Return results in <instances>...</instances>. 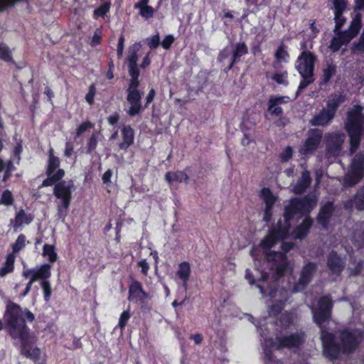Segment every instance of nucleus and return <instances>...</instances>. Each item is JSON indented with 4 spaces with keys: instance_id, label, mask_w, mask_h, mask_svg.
I'll return each instance as SVG.
<instances>
[{
    "instance_id": "49",
    "label": "nucleus",
    "mask_w": 364,
    "mask_h": 364,
    "mask_svg": "<svg viewBox=\"0 0 364 364\" xmlns=\"http://www.w3.org/2000/svg\"><path fill=\"white\" fill-rule=\"evenodd\" d=\"M334 14H343L346 9L347 3L345 0H333Z\"/></svg>"
},
{
    "instance_id": "27",
    "label": "nucleus",
    "mask_w": 364,
    "mask_h": 364,
    "mask_svg": "<svg viewBox=\"0 0 364 364\" xmlns=\"http://www.w3.org/2000/svg\"><path fill=\"white\" fill-rule=\"evenodd\" d=\"M279 292V294L281 295H282L283 294L287 295L288 294V292L286 289H279L278 288V291L277 293ZM288 301V296H284L282 299H277L270 306H269V315L270 316H280L282 311V310L284 309L285 305H286V303Z\"/></svg>"
},
{
    "instance_id": "22",
    "label": "nucleus",
    "mask_w": 364,
    "mask_h": 364,
    "mask_svg": "<svg viewBox=\"0 0 364 364\" xmlns=\"http://www.w3.org/2000/svg\"><path fill=\"white\" fill-rule=\"evenodd\" d=\"M313 220L310 216L306 217L302 222L292 231L291 235L295 240H304L309 234L313 225Z\"/></svg>"
},
{
    "instance_id": "36",
    "label": "nucleus",
    "mask_w": 364,
    "mask_h": 364,
    "mask_svg": "<svg viewBox=\"0 0 364 364\" xmlns=\"http://www.w3.org/2000/svg\"><path fill=\"white\" fill-rule=\"evenodd\" d=\"M42 255L45 257L51 266L57 260L58 255L55 247L52 245L45 244L43 247Z\"/></svg>"
},
{
    "instance_id": "21",
    "label": "nucleus",
    "mask_w": 364,
    "mask_h": 364,
    "mask_svg": "<svg viewBox=\"0 0 364 364\" xmlns=\"http://www.w3.org/2000/svg\"><path fill=\"white\" fill-rule=\"evenodd\" d=\"M33 220V215L26 213L23 209L19 210L14 218L10 221L13 226L14 232H18L22 229L24 225H29Z\"/></svg>"
},
{
    "instance_id": "54",
    "label": "nucleus",
    "mask_w": 364,
    "mask_h": 364,
    "mask_svg": "<svg viewBox=\"0 0 364 364\" xmlns=\"http://www.w3.org/2000/svg\"><path fill=\"white\" fill-rule=\"evenodd\" d=\"M26 245V237L23 235H20L15 243L13 245V250L14 252H18Z\"/></svg>"
},
{
    "instance_id": "64",
    "label": "nucleus",
    "mask_w": 364,
    "mask_h": 364,
    "mask_svg": "<svg viewBox=\"0 0 364 364\" xmlns=\"http://www.w3.org/2000/svg\"><path fill=\"white\" fill-rule=\"evenodd\" d=\"M113 175V171L111 169H108L105 172L102 176V181L105 184H110L111 183V178Z\"/></svg>"
},
{
    "instance_id": "10",
    "label": "nucleus",
    "mask_w": 364,
    "mask_h": 364,
    "mask_svg": "<svg viewBox=\"0 0 364 364\" xmlns=\"http://www.w3.org/2000/svg\"><path fill=\"white\" fill-rule=\"evenodd\" d=\"M333 303L330 295L321 296L318 300L317 309L313 311L314 322L321 326L329 321L332 316Z\"/></svg>"
},
{
    "instance_id": "44",
    "label": "nucleus",
    "mask_w": 364,
    "mask_h": 364,
    "mask_svg": "<svg viewBox=\"0 0 364 364\" xmlns=\"http://www.w3.org/2000/svg\"><path fill=\"white\" fill-rule=\"evenodd\" d=\"M60 166V159L58 157H51V159H48V164L47 169V174H55V170Z\"/></svg>"
},
{
    "instance_id": "52",
    "label": "nucleus",
    "mask_w": 364,
    "mask_h": 364,
    "mask_svg": "<svg viewBox=\"0 0 364 364\" xmlns=\"http://www.w3.org/2000/svg\"><path fill=\"white\" fill-rule=\"evenodd\" d=\"M13 201L12 193L9 191H4L0 199V205H10Z\"/></svg>"
},
{
    "instance_id": "50",
    "label": "nucleus",
    "mask_w": 364,
    "mask_h": 364,
    "mask_svg": "<svg viewBox=\"0 0 364 364\" xmlns=\"http://www.w3.org/2000/svg\"><path fill=\"white\" fill-rule=\"evenodd\" d=\"M41 286L43 292V297L46 301H48L51 295V287L48 281H41Z\"/></svg>"
},
{
    "instance_id": "34",
    "label": "nucleus",
    "mask_w": 364,
    "mask_h": 364,
    "mask_svg": "<svg viewBox=\"0 0 364 364\" xmlns=\"http://www.w3.org/2000/svg\"><path fill=\"white\" fill-rule=\"evenodd\" d=\"M337 67L333 63H327L326 67L323 70V75L320 78V85H326L336 75Z\"/></svg>"
},
{
    "instance_id": "42",
    "label": "nucleus",
    "mask_w": 364,
    "mask_h": 364,
    "mask_svg": "<svg viewBox=\"0 0 364 364\" xmlns=\"http://www.w3.org/2000/svg\"><path fill=\"white\" fill-rule=\"evenodd\" d=\"M282 257L284 259V262L278 264L276 267V274L282 277L285 275V274L289 269V262L287 261V256L284 254H282Z\"/></svg>"
},
{
    "instance_id": "47",
    "label": "nucleus",
    "mask_w": 364,
    "mask_h": 364,
    "mask_svg": "<svg viewBox=\"0 0 364 364\" xmlns=\"http://www.w3.org/2000/svg\"><path fill=\"white\" fill-rule=\"evenodd\" d=\"M334 21L335 27L333 28V32H337L338 30H341L343 26L346 23V18L343 14H334Z\"/></svg>"
},
{
    "instance_id": "5",
    "label": "nucleus",
    "mask_w": 364,
    "mask_h": 364,
    "mask_svg": "<svg viewBox=\"0 0 364 364\" xmlns=\"http://www.w3.org/2000/svg\"><path fill=\"white\" fill-rule=\"evenodd\" d=\"M75 187L73 181H61L55 184L53 195L56 198L57 218L65 221Z\"/></svg>"
},
{
    "instance_id": "43",
    "label": "nucleus",
    "mask_w": 364,
    "mask_h": 364,
    "mask_svg": "<svg viewBox=\"0 0 364 364\" xmlns=\"http://www.w3.org/2000/svg\"><path fill=\"white\" fill-rule=\"evenodd\" d=\"M287 77H288V73H287V71L285 70L283 72L274 73L272 75V79L273 80H274L279 85H288Z\"/></svg>"
},
{
    "instance_id": "24",
    "label": "nucleus",
    "mask_w": 364,
    "mask_h": 364,
    "mask_svg": "<svg viewBox=\"0 0 364 364\" xmlns=\"http://www.w3.org/2000/svg\"><path fill=\"white\" fill-rule=\"evenodd\" d=\"M333 118L334 117L328 111L323 108L310 119L309 124L314 127H325L329 124Z\"/></svg>"
},
{
    "instance_id": "4",
    "label": "nucleus",
    "mask_w": 364,
    "mask_h": 364,
    "mask_svg": "<svg viewBox=\"0 0 364 364\" xmlns=\"http://www.w3.org/2000/svg\"><path fill=\"white\" fill-rule=\"evenodd\" d=\"M363 107L355 105L350 109L346 114L345 129L349 136L350 151L355 153L361 141L362 134H364V114Z\"/></svg>"
},
{
    "instance_id": "7",
    "label": "nucleus",
    "mask_w": 364,
    "mask_h": 364,
    "mask_svg": "<svg viewBox=\"0 0 364 364\" xmlns=\"http://www.w3.org/2000/svg\"><path fill=\"white\" fill-rule=\"evenodd\" d=\"M290 228L291 223H287L282 219L278 220L277 223L269 230L267 235L261 240L260 246L265 250H270L278 242L289 237Z\"/></svg>"
},
{
    "instance_id": "53",
    "label": "nucleus",
    "mask_w": 364,
    "mask_h": 364,
    "mask_svg": "<svg viewBox=\"0 0 364 364\" xmlns=\"http://www.w3.org/2000/svg\"><path fill=\"white\" fill-rule=\"evenodd\" d=\"M130 317L131 315L128 311H124L122 313L117 325V327H119L121 331L124 330Z\"/></svg>"
},
{
    "instance_id": "38",
    "label": "nucleus",
    "mask_w": 364,
    "mask_h": 364,
    "mask_svg": "<svg viewBox=\"0 0 364 364\" xmlns=\"http://www.w3.org/2000/svg\"><path fill=\"white\" fill-rule=\"evenodd\" d=\"M14 260L15 258L12 254L7 255L4 264L1 268H0V277H3L7 274L13 272Z\"/></svg>"
},
{
    "instance_id": "19",
    "label": "nucleus",
    "mask_w": 364,
    "mask_h": 364,
    "mask_svg": "<svg viewBox=\"0 0 364 364\" xmlns=\"http://www.w3.org/2000/svg\"><path fill=\"white\" fill-rule=\"evenodd\" d=\"M335 211L334 203L333 201H327L321 206L317 215V221L324 228H328L330 220Z\"/></svg>"
},
{
    "instance_id": "51",
    "label": "nucleus",
    "mask_w": 364,
    "mask_h": 364,
    "mask_svg": "<svg viewBox=\"0 0 364 364\" xmlns=\"http://www.w3.org/2000/svg\"><path fill=\"white\" fill-rule=\"evenodd\" d=\"M0 58L7 62L12 59L9 48L4 44H0Z\"/></svg>"
},
{
    "instance_id": "60",
    "label": "nucleus",
    "mask_w": 364,
    "mask_h": 364,
    "mask_svg": "<svg viewBox=\"0 0 364 364\" xmlns=\"http://www.w3.org/2000/svg\"><path fill=\"white\" fill-rule=\"evenodd\" d=\"M95 92H96V90H95V85H91L89 87L88 92L87 93V95L85 96V100L90 105H92V103L94 102V97L95 95Z\"/></svg>"
},
{
    "instance_id": "57",
    "label": "nucleus",
    "mask_w": 364,
    "mask_h": 364,
    "mask_svg": "<svg viewBox=\"0 0 364 364\" xmlns=\"http://www.w3.org/2000/svg\"><path fill=\"white\" fill-rule=\"evenodd\" d=\"M232 51L230 49L228 46L225 47L221 50H220L218 56V61L220 63L223 62L230 55Z\"/></svg>"
},
{
    "instance_id": "48",
    "label": "nucleus",
    "mask_w": 364,
    "mask_h": 364,
    "mask_svg": "<svg viewBox=\"0 0 364 364\" xmlns=\"http://www.w3.org/2000/svg\"><path fill=\"white\" fill-rule=\"evenodd\" d=\"M98 138H99L98 133L95 132L92 134L91 137L89 139L88 144H87V152L88 153L90 154L95 150L97 143H98Z\"/></svg>"
},
{
    "instance_id": "30",
    "label": "nucleus",
    "mask_w": 364,
    "mask_h": 364,
    "mask_svg": "<svg viewBox=\"0 0 364 364\" xmlns=\"http://www.w3.org/2000/svg\"><path fill=\"white\" fill-rule=\"evenodd\" d=\"M299 75L301 77V80H300L297 93L301 92L305 88H306L309 85L312 84L314 80V71L310 70H297Z\"/></svg>"
},
{
    "instance_id": "32",
    "label": "nucleus",
    "mask_w": 364,
    "mask_h": 364,
    "mask_svg": "<svg viewBox=\"0 0 364 364\" xmlns=\"http://www.w3.org/2000/svg\"><path fill=\"white\" fill-rule=\"evenodd\" d=\"M294 320L292 312L285 311L281 314L277 319V323L281 328L280 332L288 330L293 325Z\"/></svg>"
},
{
    "instance_id": "55",
    "label": "nucleus",
    "mask_w": 364,
    "mask_h": 364,
    "mask_svg": "<svg viewBox=\"0 0 364 364\" xmlns=\"http://www.w3.org/2000/svg\"><path fill=\"white\" fill-rule=\"evenodd\" d=\"M293 155V149L291 146H288L285 149L279 154V158L282 162H287L291 159Z\"/></svg>"
},
{
    "instance_id": "16",
    "label": "nucleus",
    "mask_w": 364,
    "mask_h": 364,
    "mask_svg": "<svg viewBox=\"0 0 364 364\" xmlns=\"http://www.w3.org/2000/svg\"><path fill=\"white\" fill-rule=\"evenodd\" d=\"M260 197L265 203L263 220L268 223L272 220V209L277 200V197L274 196L269 188H263L260 191Z\"/></svg>"
},
{
    "instance_id": "33",
    "label": "nucleus",
    "mask_w": 364,
    "mask_h": 364,
    "mask_svg": "<svg viewBox=\"0 0 364 364\" xmlns=\"http://www.w3.org/2000/svg\"><path fill=\"white\" fill-rule=\"evenodd\" d=\"M149 1V0H140L134 5V8L139 10L140 15L146 19L152 17L154 15V9L148 6Z\"/></svg>"
},
{
    "instance_id": "14",
    "label": "nucleus",
    "mask_w": 364,
    "mask_h": 364,
    "mask_svg": "<svg viewBox=\"0 0 364 364\" xmlns=\"http://www.w3.org/2000/svg\"><path fill=\"white\" fill-rule=\"evenodd\" d=\"M323 138V131L314 128L308 132V136L299 149L301 155L313 154L319 146Z\"/></svg>"
},
{
    "instance_id": "18",
    "label": "nucleus",
    "mask_w": 364,
    "mask_h": 364,
    "mask_svg": "<svg viewBox=\"0 0 364 364\" xmlns=\"http://www.w3.org/2000/svg\"><path fill=\"white\" fill-rule=\"evenodd\" d=\"M326 264L329 271L337 276L341 275L345 267V263L342 258L334 250L328 255Z\"/></svg>"
},
{
    "instance_id": "45",
    "label": "nucleus",
    "mask_w": 364,
    "mask_h": 364,
    "mask_svg": "<svg viewBox=\"0 0 364 364\" xmlns=\"http://www.w3.org/2000/svg\"><path fill=\"white\" fill-rule=\"evenodd\" d=\"M343 46H345L342 41L338 38V36H335L331 38L330 41L329 48L333 53L338 52Z\"/></svg>"
},
{
    "instance_id": "8",
    "label": "nucleus",
    "mask_w": 364,
    "mask_h": 364,
    "mask_svg": "<svg viewBox=\"0 0 364 364\" xmlns=\"http://www.w3.org/2000/svg\"><path fill=\"white\" fill-rule=\"evenodd\" d=\"M364 176V153L355 154L350 164L348 171L343 178V184L346 187H353L358 184Z\"/></svg>"
},
{
    "instance_id": "12",
    "label": "nucleus",
    "mask_w": 364,
    "mask_h": 364,
    "mask_svg": "<svg viewBox=\"0 0 364 364\" xmlns=\"http://www.w3.org/2000/svg\"><path fill=\"white\" fill-rule=\"evenodd\" d=\"M316 271L317 264L316 262H309L305 264L300 272L298 281L293 287V291L297 292L305 289L312 281Z\"/></svg>"
},
{
    "instance_id": "6",
    "label": "nucleus",
    "mask_w": 364,
    "mask_h": 364,
    "mask_svg": "<svg viewBox=\"0 0 364 364\" xmlns=\"http://www.w3.org/2000/svg\"><path fill=\"white\" fill-rule=\"evenodd\" d=\"M317 198L314 195H306L302 198H293L289 200V205L284 209V220L291 223L297 213L309 215L316 205Z\"/></svg>"
},
{
    "instance_id": "17",
    "label": "nucleus",
    "mask_w": 364,
    "mask_h": 364,
    "mask_svg": "<svg viewBox=\"0 0 364 364\" xmlns=\"http://www.w3.org/2000/svg\"><path fill=\"white\" fill-rule=\"evenodd\" d=\"M129 299L135 302L144 304L150 299V296L142 289L140 282L134 281L129 289Z\"/></svg>"
},
{
    "instance_id": "11",
    "label": "nucleus",
    "mask_w": 364,
    "mask_h": 364,
    "mask_svg": "<svg viewBox=\"0 0 364 364\" xmlns=\"http://www.w3.org/2000/svg\"><path fill=\"white\" fill-rule=\"evenodd\" d=\"M305 333L302 331L287 336H277V350L298 348L305 342Z\"/></svg>"
},
{
    "instance_id": "28",
    "label": "nucleus",
    "mask_w": 364,
    "mask_h": 364,
    "mask_svg": "<svg viewBox=\"0 0 364 364\" xmlns=\"http://www.w3.org/2000/svg\"><path fill=\"white\" fill-rule=\"evenodd\" d=\"M277 342L272 338H267L263 345V354L264 363L270 364L274 360L273 349L277 350Z\"/></svg>"
},
{
    "instance_id": "13",
    "label": "nucleus",
    "mask_w": 364,
    "mask_h": 364,
    "mask_svg": "<svg viewBox=\"0 0 364 364\" xmlns=\"http://www.w3.org/2000/svg\"><path fill=\"white\" fill-rule=\"evenodd\" d=\"M289 97L288 96H274L272 95L269 97L267 101V113L272 117H278V120L276 122L277 126H284L283 122L284 111L281 107V105L285 104L288 102Z\"/></svg>"
},
{
    "instance_id": "25",
    "label": "nucleus",
    "mask_w": 364,
    "mask_h": 364,
    "mask_svg": "<svg viewBox=\"0 0 364 364\" xmlns=\"http://www.w3.org/2000/svg\"><path fill=\"white\" fill-rule=\"evenodd\" d=\"M312 178L310 172L308 170H304L301 172V177L298 179L296 183L293 187V192L296 195L304 193L306 189L310 186Z\"/></svg>"
},
{
    "instance_id": "35",
    "label": "nucleus",
    "mask_w": 364,
    "mask_h": 364,
    "mask_svg": "<svg viewBox=\"0 0 364 364\" xmlns=\"http://www.w3.org/2000/svg\"><path fill=\"white\" fill-rule=\"evenodd\" d=\"M274 58L277 63H288L290 58L287 51V46L282 42L277 47L274 53Z\"/></svg>"
},
{
    "instance_id": "40",
    "label": "nucleus",
    "mask_w": 364,
    "mask_h": 364,
    "mask_svg": "<svg viewBox=\"0 0 364 364\" xmlns=\"http://www.w3.org/2000/svg\"><path fill=\"white\" fill-rule=\"evenodd\" d=\"M361 28V18L359 16H356L350 22L347 31L355 38Z\"/></svg>"
},
{
    "instance_id": "37",
    "label": "nucleus",
    "mask_w": 364,
    "mask_h": 364,
    "mask_svg": "<svg viewBox=\"0 0 364 364\" xmlns=\"http://www.w3.org/2000/svg\"><path fill=\"white\" fill-rule=\"evenodd\" d=\"M166 180L171 183L172 181H187L188 180V175L183 171L168 172L165 176Z\"/></svg>"
},
{
    "instance_id": "20",
    "label": "nucleus",
    "mask_w": 364,
    "mask_h": 364,
    "mask_svg": "<svg viewBox=\"0 0 364 364\" xmlns=\"http://www.w3.org/2000/svg\"><path fill=\"white\" fill-rule=\"evenodd\" d=\"M248 53V48L245 42H239L235 43L232 51V57L229 65L225 68L224 71L228 73L232 69L234 65L240 61L242 56Z\"/></svg>"
},
{
    "instance_id": "59",
    "label": "nucleus",
    "mask_w": 364,
    "mask_h": 364,
    "mask_svg": "<svg viewBox=\"0 0 364 364\" xmlns=\"http://www.w3.org/2000/svg\"><path fill=\"white\" fill-rule=\"evenodd\" d=\"M364 266V260L360 259L354 268H353L350 271V273L353 276H358L361 274Z\"/></svg>"
},
{
    "instance_id": "41",
    "label": "nucleus",
    "mask_w": 364,
    "mask_h": 364,
    "mask_svg": "<svg viewBox=\"0 0 364 364\" xmlns=\"http://www.w3.org/2000/svg\"><path fill=\"white\" fill-rule=\"evenodd\" d=\"M355 208L364 210V185L355 194Z\"/></svg>"
},
{
    "instance_id": "23",
    "label": "nucleus",
    "mask_w": 364,
    "mask_h": 364,
    "mask_svg": "<svg viewBox=\"0 0 364 364\" xmlns=\"http://www.w3.org/2000/svg\"><path fill=\"white\" fill-rule=\"evenodd\" d=\"M298 59L300 63L296 66V70L314 71L316 56L313 53L304 50L301 52Z\"/></svg>"
},
{
    "instance_id": "39",
    "label": "nucleus",
    "mask_w": 364,
    "mask_h": 364,
    "mask_svg": "<svg viewBox=\"0 0 364 364\" xmlns=\"http://www.w3.org/2000/svg\"><path fill=\"white\" fill-rule=\"evenodd\" d=\"M65 175V171L63 169L58 168L56 171L55 174L48 175V178L43 181L42 186H50L53 185L55 182L60 180Z\"/></svg>"
},
{
    "instance_id": "26",
    "label": "nucleus",
    "mask_w": 364,
    "mask_h": 364,
    "mask_svg": "<svg viewBox=\"0 0 364 364\" xmlns=\"http://www.w3.org/2000/svg\"><path fill=\"white\" fill-rule=\"evenodd\" d=\"M346 95L342 92L332 94L326 102L325 109L335 117L336 111L340 105L346 101Z\"/></svg>"
},
{
    "instance_id": "15",
    "label": "nucleus",
    "mask_w": 364,
    "mask_h": 364,
    "mask_svg": "<svg viewBox=\"0 0 364 364\" xmlns=\"http://www.w3.org/2000/svg\"><path fill=\"white\" fill-rule=\"evenodd\" d=\"M50 269V264H43L35 268L23 269L22 274L25 278H30L31 282L37 280L48 281L51 276Z\"/></svg>"
},
{
    "instance_id": "31",
    "label": "nucleus",
    "mask_w": 364,
    "mask_h": 364,
    "mask_svg": "<svg viewBox=\"0 0 364 364\" xmlns=\"http://www.w3.org/2000/svg\"><path fill=\"white\" fill-rule=\"evenodd\" d=\"M122 142L119 145L120 149L127 150L134 142V130L129 127H124L122 129Z\"/></svg>"
},
{
    "instance_id": "9",
    "label": "nucleus",
    "mask_w": 364,
    "mask_h": 364,
    "mask_svg": "<svg viewBox=\"0 0 364 364\" xmlns=\"http://www.w3.org/2000/svg\"><path fill=\"white\" fill-rule=\"evenodd\" d=\"M245 278L248 280L250 284H255L256 287L259 289V292L263 297L269 296L270 299H274L277 296L278 284L276 282H269V276L267 274H264L262 277L256 280L252 271L249 269L245 270Z\"/></svg>"
},
{
    "instance_id": "3",
    "label": "nucleus",
    "mask_w": 364,
    "mask_h": 364,
    "mask_svg": "<svg viewBox=\"0 0 364 364\" xmlns=\"http://www.w3.org/2000/svg\"><path fill=\"white\" fill-rule=\"evenodd\" d=\"M141 54V43H135L129 48L126 58V63L131 77L130 84L127 89V113L131 117L138 114L141 110V98L144 92L139 90V72L137 67V62Z\"/></svg>"
},
{
    "instance_id": "63",
    "label": "nucleus",
    "mask_w": 364,
    "mask_h": 364,
    "mask_svg": "<svg viewBox=\"0 0 364 364\" xmlns=\"http://www.w3.org/2000/svg\"><path fill=\"white\" fill-rule=\"evenodd\" d=\"M124 41H125L124 37L122 35L119 38V42H118L117 49V55L119 58H122L123 55V51H124Z\"/></svg>"
},
{
    "instance_id": "29",
    "label": "nucleus",
    "mask_w": 364,
    "mask_h": 364,
    "mask_svg": "<svg viewBox=\"0 0 364 364\" xmlns=\"http://www.w3.org/2000/svg\"><path fill=\"white\" fill-rule=\"evenodd\" d=\"M176 276L183 282V287L185 290L188 288V282L191 276V266L188 262H182L178 265Z\"/></svg>"
},
{
    "instance_id": "61",
    "label": "nucleus",
    "mask_w": 364,
    "mask_h": 364,
    "mask_svg": "<svg viewBox=\"0 0 364 364\" xmlns=\"http://www.w3.org/2000/svg\"><path fill=\"white\" fill-rule=\"evenodd\" d=\"M92 124L90 122H85L82 123L77 129L76 130V135L77 136H80L82 133H84L87 129L89 128H92Z\"/></svg>"
},
{
    "instance_id": "46",
    "label": "nucleus",
    "mask_w": 364,
    "mask_h": 364,
    "mask_svg": "<svg viewBox=\"0 0 364 364\" xmlns=\"http://www.w3.org/2000/svg\"><path fill=\"white\" fill-rule=\"evenodd\" d=\"M346 45H348L354 37L347 31L338 30L337 32H333Z\"/></svg>"
},
{
    "instance_id": "62",
    "label": "nucleus",
    "mask_w": 364,
    "mask_h": 364,
    "mask_svg": "<svg viewBox=\"0 0 364 364\" xmlns=\"http://www.w3.org/2000/svg\"><path fill=\"white\" fill-rule=\"evenodd\" d=\"M148 46L151 48H155L159 45V36L158 34L146 39Z\"/></svg>"
},
{
    "instance_id": "1",
    "label": "nucleus",
    "mask_w": 364,
    "mask_h": 364,
    "mask_svg": "<svg viewBox=\"0 0 364 364\" xmlns=\"http://www.w3.org/2000/svg\"><path fill=\"white\" fill-rule=\"evenodd\" d=\"M25 318L31 322L35 316L27 309H22L19 305L12 302L8 304L5 320L14 344L19 346L21 354L32 359H38L41 351L38 348H30V344L33 343L35 339L25 323Z\"/></svg>"
},
{
    "instance_id": "56",
    "label": "nucleus",
    "mask_w": 364,
    "mask_h": 364,
    "mask_svg": "<svg viewBox=\"0 0 364 364\" xmlns=\"http://www.w3.org/2000/svg\"><path fill=\"white\" fill-rule=\"evenodd\" d=\"M110 4L108 2H105L102 4L99 8L95 10L94 13L95 15L99 16H104L109 10Z\"/></svg>"
},
{
    "instance_id": "2",
    "label": "nucleus",
    "mask_w": 364,
    "mask_h": 364,
    "mask_svg": "<svg viewBox=\"0 0 364 364\" xmlns=\"http://www.w3.org/2000/svg\"><path fill=\"white\" fill-rule=\"evenodd\" d=\"M363 338L361 331L344 328L338 331L340 343H338L333 333L324 329L321 331L323 353L331 360L338 359L341 354L348 355L353 353L359 348Z\"/></svg>"
},
{
    "instance_id": "58",
    "label": "nucleus",
    "mask_w": 364,
    "mask_h": 364,
    "mask_svg": "<svg viewBox=\"0 0 364 364\" xmlns=\"http://www.w3.org/2000/svg\"><path fill=\"white\" fill-rule=\"evenodd\" d=\"M174 41L175 38L172 35H168L165 36L162 41H161V46L163 48L168 50L170 48Z\"/></svg>"
}]
</instances>
